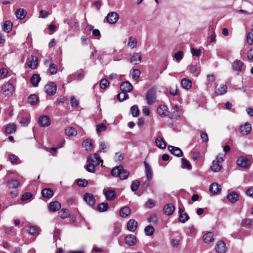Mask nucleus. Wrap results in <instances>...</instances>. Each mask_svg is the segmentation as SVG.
<instances>
[{"instance_id": "1", "label": "nucleus", "mask_w": 253, "mask_h": 253, "mask_svg": "<svg viewBox=\"0 0 253 253\" xmlns=\"http://www.w3.org/2000/svg\"><path fill=\"white\" fill-rule=\"evenodd\" d=\"M111 174L114 176L119 177L121 180H124L128 177L129 172L124 169L122 166H119L111 170Z\"/></svg>"}, {"instance_id": "2", "label": "nucleus", "mask_w": 253, "mask_h": 253, "mask_svg": "<svg viewBox=\"0 0 253 253\" xmlns=\"http://www.w3.org/2000/svg\"><path fill=\"white\" fill-rule=\"evenodd\" d=\"M224 160V156L223 155H218L212 162V165L211 166V170L213 172L220 171L222 169L221 163Z\"/></svg>"}, {"instance_id": "3", "label": "nucleus", "mask_w": 253, "mask_h": 253, "mask_svg": "<svg viewBox=\"0 0 253 253\" xmlns=\"http://www.w3.org/2000/svg\"><path fill=\"white\" fill-rule=\"evenodd\" d=\"M15 90L14 85L10 83H6L4 84L1 87V92L5 96L12 95Z\"/></svg>"}, {"instance_id": "4", "label": "nucleus", "mask_w": 253, "mask_h": 253, "mask_svg": "<svg viewBox=\"0 0 253 253\" xmlns=\"http://www.w3.org/2000/svg\"><path fill=\"white\" fill-rule=\"evenodd\" d=\"M156 98V90L154 87H152L147 92L146 95L147 103L149 105L153 104Z\"/></svg>"}, {"instance_id": "5", "label": "nucleus", "mask_w": 253, "mask_h": 253, "mask_svg": "<svg viewBox=\"0 0 253 253\" xmlns=\"http://www.w3.org/2000/svg\"><path fill=\"white\" fill-rule=\"evenodd\" d=\"M44 90L48 95H53L56 93L57 86L54 83L50 82L45 85Z\"/></svg>"}, {"instance_id": "6", "label": "nucleus", "mask_w": 253, "mask_h": 253, "mask_svg": "<svg viewBox=\"0 0 253 253\" xmlns=\"http://www.w3.org/2000/svg\"><path fill=\"white\" fill-rule=\"evenodd\" d=\"M87 162L91 163L97 166L99 165L100 163H103V161L100 159V156L97 154H94L90 155L87 159Z\"/></svg>"}, {"instance_id": "7", "label": "nucleus", "mask_w": 253, "mask_h": 253, "mask_svg": "<svg viewBox=\"0 0 253 253\" xmlns=\"http://www.w3.org/2000/svg\"><path fill=\"white\" fill-rule=\"evenodd\" d=\"M119 15L115 12H111L108 13L106 16L107 21L111 24L116 23L119 19Z\"/></svg>"}, {"instance_id": "8", "label": "nucleus", "mask_w": 253, "mask_h": 253, "mask_svg": "<svg viewBox=\"0 0 253 253\" xmlns=\"http://www.w3.org/2000/svg\"><path fill=\"white\" fill-rule=\"evenodd\" d=\"M38 123L42 127L48 126L50 124V119L48 116L42 115L39 118Z\"/></svg>"}, {"instance_id": "9", "label": "nucleus", "mask_w": 253, "mask_h": 253, "mask_svg": "<svg viewBox=\"0 0 253 253\" xmlns=\"http://www.w3.org/2000/svg\"><path fill=\"white\" fill-rule=\"evenodd\" d=\"M168 149L172 155L176 157H180L183 156V152L179 147L169 145L168 147Z\"/></svg>"}, {"instance_id": "10", "label": "nucleus", "mask_w": 253, "mask_h": 253, "mask_svg": "<svg viewBox=\"0 0 253 253\" xmlns=\"http://www.w3.org/2000/svg\"><path fill=\"white\" fill-rule=\"evenodd\" d=\"M103 193L106 199L108 201H112L116 197V193L114 190L104 189Z\"/></svg>"}, {"instance_id": "11", "label": "nucleus", "mask_w": 253, "mask_h": 253, "mask_svg": "<svg viewBox=\"0 0 253 253\" xmlns=\"http://www.w3.org/2000/svg\"><path fill=\"white\" fill-rule=\"evenodd\" d=\"M227 91V86L224 84H220L219 86L215 87V93L217 95H222L225 94Z\"/></svg>"}, {"instance_id": "12", "label": "nucleus", "mask_w": 253, "mask_h": 253, "mask_svg": "<svg viewBox=\"0 0 253 253\" xmlns=\"http://www.w3.org/2000/svg\"><path fill=\"white\" fill-rule=\"evenodd\" d=\"M125 243L129 246H132L136 243V236L133 234L127 235L125 238Z\"/></svg>"}, {"instance_id": "13", "label": "nucleus", "mask_w": 253, "mask_h": 253, "mask_svg": "<svg viewBox=\"0 0 253 253\" xmlns=\"http://www.w3.org/2000/svg\"><path fill=\"white\" fill-rule=\"evenodd\" d=\"M84 200L88 205L90 206L94 205L96 201L94 196L88 193H86L84 194Z\"/></svg>"}, {"instance_id": "14", "label": "nucleus", "mask_w": 253, "mask_h": 253, "mask_svg": "<svg viewBox=\"0 0 253 253\" xmlns=\"http://www.w3.org/2000/svg\"><path fill=\"white\" fill-rule=\"evenodd\" d=\"M120 88L122 91L127 93V92L132 91L133 86L131 84H130L129 82L126 81L122 83L121 84Z\"/></svg>"}, {"instance_id": "15", "label": "nucleus", "mask_w": 253, "mask_h": 253, "mask_svg": "<svg viewBox=\"0 0 253 253\" xmlns=\"http://www.w3.org/2000/svg\"><path fill=\"white\" fill-rule=\"evenodd\" d=\"M237 164L243 168H247L249 165V161L245 157H240L237 160Z\"/></svg>"}, {"instance_id": "16", "label": "nucleus", "mask_w": 253, "mask_h": 253, "mask_svg": "<svg viewBox=\"0 0 253 253\" xmlns=\"http://www.w3.org/2000/svg\"><path fill=\"white\" fill-rule=\"evenodd\" d=\"M226 249V245L223 241L218 242L215 247V249L217 253H225Z\"/></svg>"}, {"instance_id": "17", "label": "nucleus", "mask_w": 253, "mask_h": 253, "mask_svg": "<svg viewBox=\"0 0 253 253\" xmlns=\"http://www.w3.org/2000/svg\"><path fill=\"white\" fill-rule=\"evenodd\" d=\"M251 129V125L249 123H245L244 125L241 126L240 128V132L243 135H247L249 134Z\"/></svg>"}, {"instance_id": "18", "label": "nucleus", "mask_w": 253, "mask_h": 253, "mask_svg": "<svg viewBox=\"0 0 253 253\" xmlns=\"http://www.w3.org/2000/svg\"><path fill=\"white\" fill-rule=\"evenodd\" d=\"M175 210L174 206L171 203L165 205L163 208V213L167 215H171Z\"/></svg>"}, {"instance_id": "19", "label": "nucleus", "mask_w": 253, "mask_h": 253, "mask_svg": "<svg viewBox=\"0 0 253 253\" xmlns=\"http://www.w3.org/2000/svg\"><path fill=\"white\" fill-rule=\"evenodd\" d=\"M7 186L9 189H16L20 185V181L16 178H11L6 182Z\"/></svg>"}, {"instance_id": "20", "label": "nucleus", "mask_w": 253, "mask_h": 253, "mask_svg": "<svg viewBox=\"0 0 253 253\" xmlns=\"http://www.w3.org/2000/svg\"><path fill=\"white\" fill-rule=\"evenodd\" d=\"M28 67L32 69H35L38 65V58L34 56H31L27 61Z\"/></svg>"}, {"instance_id": "21", "label": "nucleus", "mask_w": 253, "mask_h": 253, "mask_svg": "<svg viewBox=\"0 0 253 253\" xmlns=\"http://www.w3.org/2000/svg\"><path fill=\"white\" fill-rule=\"evenodd\" d=\"M137 227V222L133 219H130L127 223V229L130 232H134Z\"/></svg>"}, {"instance_id": "22", "label": "nucleus", "mask_w": 253, "mask_h": 253, "mask_svg": "<svg viewBox=\"0 0 253 253\" xmlns=\"http://www.w3.org/2000/svg\"><path fill=\"white\" fill-rule=\"evenodd\" d=\"M210 191L214 194H217L221 192V186L216 183H212L209 187Z\"/></svg>"}, {"instance_id": "23", "label": "nucleus", "mask_w": 253, "mask_h": 253, "mask_svg": "<svg viewBox=\"0 0 253 253\" xmlns=\"http://www.w3.org/2000/svg\"><path fill=\"white\" fill-rule=\"evenodd\" d=\"M145 173L148 181H150L153 177V171L150 166L146 162H144Z\"/></svg>"}, {"instance_id": "24", "label": "nucleus", "mask_w": 253, "mask_h": 253, "mask_svg": "<svg viewBox=\"0 0 253 253\" xmlns=\"http://www.w3.org/2000/svg\"><path fill=\"white\" fill-rule=\"evenodd\" d=\"M131 209L127 206L122 207L120 211V215L122 217H126L131 213Z\"/></svg>"}, {"instance_id": "25", "label": "nucleus", "mask_w": 253, "mask_h": 253, "mask_svg": "<svg viewBox=\"0 0 253 253\" xmlns=\"http://www.w3.org/2000/svg\"><path fill=\"white\" fill-rule=\"evenodd\" d=\"M155 143L157 146L160 149H165L167 147L166 142L163 138L160 136L156 138Z\"/></svg>"}, {"instance_id": "26", "label": "nucleus", "mask_w": 253, "mask_h": 253, "mask_svg": "<svg viewBox=\"0 0 253 253\" xmlns=\"http://www.w3.org/2000/svg\"><path fill=\"white\" fill-rule=\"evenodd\" d=\"M61 208V204L57 201L51 202L49 206L50 211L55 212L58 211Z\"/></svg>"}, {"instance_id": "27", "label": "nucleus", "mask_w": 253, "mask_h": 253, "mask_svg": "<svg viewBox=\"0 0 253 253\" xmlns=\"http://www.w3.org/2000/svg\"><path fill=\"white\" fill-rule=\"evenodd\" d=\"M42 195L44 198L50 199L53 195V191L50 188H44L42 191Z\"/></svg>"}, {"instance_id": "28", "label": "nucleus", "mask_w": 253, "mask_h": 253, "mask_svg": "<svg viewBox=\"0 0 253 253\" xmlns=\"http://www.w3.org/2000/svg\"><path fill=\"white\" fill-rule=\"evenodd\" d=\"M157 112L162 117H165L168 113V108L166 105H160L157 108Z\"/></svg>"}, {"instance_id": "29", "label": "nucleus", "mask_w": 253, "mask_h": 253, "mask_svg": "<svg viewBox=\"0 0 253 253\" xmlns=\"http://www.w3.org/2000/svg\"><path fill=\"white\" fill-rule=\"evenodd\" d=\"M141 61V56L139 53H134L130 59V62L135 65L140 63Z\"/></svg>"}, {"instance_id": "30", "label": "nucleus", "mask_w": 253, "mask_h": 253, "mask_svg": "<svg viewBox=\"0 0 253 253\" xmlns=\"http://www.w3.org/2000/svg\"><path fill=\"white\" fill-rule=\"evenodd\" d=\"M213 240V234L211 232H209L203 236V241L206 244L212 242Z\"/></svg>"}, {"instance_id": "31", "label": "nucleus", "mask_w": 253, "mask_h": 253, "mask_svg": "<svg viewBox=\"0 0 253 253\" xmlns=\"http://www.w3.org/2000/svg\"><path fill=\"white\" fill-rule=\"evenodd\" d=\"M228 200L232 203H234L238 200L239 195L235 192H232L227 196Z\"/></svg>"}, {"instance_id": "32", "label": "nucleus", "mask_w": 253, "mask_h": 253, "mask_svg": "<svg viewBox=\"0 0 253 253\" xmlns=\"http://www.w3.org/2000/svg\"><path fill=\"white\" fill-rule=\"evenodd\" d=\"M243 63L240 60L235 61L232 64V68L234 70L241 72L242 70Z\"/></svg>"}, {"instance_id": "33", "label": "nucleus", "mask_w": 253, "mask_h": 253, "mask_svg": "<svg viewBox=\"0 0 253 253\" xmlns=\"http://www.w3.org/2000/svg\"><path fill=\"white\" fill-rule=\"evenodd\" d=\"M26 14V10L23 8H19L15 12L16 17L19 19H23Z\"/></svg>"}, {"instance_id": "34", "label": "nucleus", "mask_w": 253, "mask_h": 253, "mask_svg": "<svg viewBox=\"0 0 253 253\" xmlns=\"http://www.w3.org/2000/svg\"><path fill=\"white\" fill-rule=\"evenodd\" d=\"M181 84L183 88L186 89H190L192 86L191 81L187 78L183 79L181 80Z\"/></svg>"}, {"instance_id": "35", "label": "nucleus", "mask_w": 253, "mask_h": 253, "mask_svg": "<svg viewBox=\"0 0 253 253\" xmlns=\"http://www.w3.org/2000/svg\"><path fill=\"white\" fill-rule=\"evenodd\" d=\"M16 130V126L13 123H9L5 128V132L7 133L10 134L15 132Z\"/></svg>"}, {"instance_id": "36", "label": "nucleus", "mask_w": 253, "mask_h": 253, "mask_svg": "<svg viewBox=\"0 0 253 253\" xmlns=\"http://www.w3.org/2000/svg\"><path fill=\"white\" fill-rule=\"evenodd\" d=\"M12 28V24L10 21H6L2 25V30L6 32L9 33Z\"/></svg>"}, {"instance_id": "37", "label": "nucleus", "mask_w": 253, "mask_h": 253, "mask_svg": "<svg viewBox=\"0 0 253 253\" xmlns=\"http://www.w3.org/2000/svg\"><path fill=\"white\" fill-rule=\"evenodd\" d=\"M83 148L86 150H91L93 148V144L90 140L86 139L84 140L82 144Z\"/></svg>"}, {"instance_id": "38", "label": "nucleus", "mask_w": 253, "mask_h": 253, "mask_svg": "<svg viewBox=\"0 0 253 253\" xmlns=\"http://www.w3.org/2000/svg\"><path fill=\"white\" fill-rule=\"evenodd\" d=\"M137 44V40L135 38L132 37H129L128 38V42L127 43V45L130 47L131 49H133L136 47Z\"/></svg>"}, {"instance_id": "39", "label": "nucleus", "mask_w": 253, "mask_h": 253, "mask_svg": "<svg viewBox=\"0 0 253 253\" xmlns=\"http://www.w3.org/2000/svg\"><path fill=\"white\" fill-rule=\"evenodd\" d=\"M144 231L146 236H150L154 234L155 228L153 226L148 225L144 228Z\"/></svg>"}, {"instance_id": "40", "label": "nucleus", "mask_w": 253, "mask_h": 253, "mask_svg": "<svg viewBox=\"0 0 253 253\" xmlns=\"http://www.w3.org/2000/svg\"><path fill=\"white\" fill-rule=\"evenodd\" d=\"M99 151L100 152H106L109 148V145L105 142H100L99 145Z\"/></svg>"}, {"instance_id": "41", "label": "nucleus", "mask_w": 253, "mask_h": 253, "mask_svg": "<svg viewBox=\"0 0 253 253\" xmlns=\"http://www.w3.org/2000/svg\"><path fill=\"white\" fill-rule=\"evenodd\" d=\"M65 133L68 136H75L77 134V132L74 127H70L65 129Z\"/></svg>"}, {"instance_id": "42", "label": "nucleus", "mask_w": 253, "mask_h": 253, "mask_svg": "<svg viewBox=\"0 0 253 253\" xmlns=\"http://www.w3.org/2000/svg\"><path fill=\"white\" fill-rule=\"evenodd\" d=\"M41 80L40 77L37 74L33 75L31 78V82L34 86H37Z\"/></svg>"}, {"instance_id": "43", "label": "nucleus", "mask_w": 253, "mask_h": 253, "mask_svg": "<svg viewBox=\"0 0 253 253\" xmlns=\"http://www.w3.org/2000/svg\"><path fill=\"white\" fill-rule=\"evenodd\" d=\"M38 100V97L36 94H31L28 98V102L32 105H35Z\"/></svg>"}, {"instance_id": "44", "label": "nucleus", "mask_w": 253, "mask_h": 253, "mask_svg": "<svg viewBox=\"0 0 253 253\" xmlns=\"http://www.w3.org/2000/svg\"><path fill=\"white\" fill-rule=\"evenodd\" d=\"M182 168L183 169H192V166L188 160L186 159H182L181 160Z\"/></svg>"}, {"instance_id": "45", "label": "nucleus", "mask_w": 253, "mask_h": 253, "mask_svg": "<svg viewBox=\"0 0 253 253\" xmlns=\"http://www.w3.org/2000/svg\"><path fill=\"white\" fill-rule=\"evenodd\" d=\"M58 214L60 217L62 218H65L68 217L70 214L69 211L65 209H61L59 212Z\"/></svg>"}, {"instance_id": "46", "label": "nucleus", "mask_w": 253, "mask_h": 253, "mask_svg": "<svg viewBox=\"0 0 253 253\" xmlns=\"http://www.w3.org/2000/svg\"><path fill=\"white\" fill-rule=\"evenodd\" d=\"M108 208V205L106 203H101L98 204L97 206V209L98 211L100 212H104L107 210Z\"/></svg>"}, {"instance_id": "47", "label": "nucleus", "mask_w": 253, "mask_h": 253, "mask_svg": "<svg viewBox=\"0 0 253 253\" xmlns=\"http://www.w3.org/2000/svg\"><path fill=\"white\" fill-rule=\"evenodd\" d=\"M140 185V182L138 180H133L131 184V189L133 192L136 191Z\"/></svg>"}, {"instance_id": "48", "label": "nucleus", "mask_w": 253, "mask_h": 253, "mask_svg": "<svg viewBox=\"0 0 253 253\" xmlns=\"http://www.w3.org/2000/svg\"><path fill=\"white\" fill-rule=\"evenodd\" d=\"M130 111L133 117H137L139 113L138 107L136 105H133L130 108Z\"/></svg>"}, {"instance_id": "49", "label": "nucleus", "mask_w": 253, "mask_h": 253, "mask_svg": "<svg viewBox=\"0 0 253 253\" xmlns=\"http://www.w3.org/2000/svg\"><path fill=\"white\" fill-rule=\"evenodd\" d=\"M189 217L187 213L179 214L178 219L180 222L185 223L188 220Z\"/></svg>"}, {"instance_id": "50", "label": "nucleus", "mask_w": 253, "mask_h": 253, "mask_svg": "<svg viewBox=\"0 0 253 253\" xmlns=\"http://www.w3.org/2000/svg\"><path fill=\"white\" fill-rule=\"evenodd\" d=\"M117 97H118V99L120 101H123L127 98L128 94L125 92L122 91V92H120L118 94Z\"/></svg>"}, {"instance_id": "51", "label": "nucleus", "mask_w": 253, "mask_h": 253, "mask_svg": "<svg viewBox=\"0 0 253 253\" xmlns=\"http://www.w3.org/2000/svg\"><path fill=\"white\" fill-rule=\"evenodd\" d=\"M48 70L51 75L55 74L57 72V66L53 63L50 64Z\"/></svg>"}, {"instance_id": "52", "label": "nucleus", "mask_w": 253, "mask_h": 253, "mask_svg": "<svg viewBox=\"0 0 253 253\" xmlns=\"http://www.w3.org/2000/svg\"><path fill=\"white\" fill-rule=\"evenodd\" d=\"M39 230V228L37 227V226H32L30 227L29 230H28V232L31 235H34L38 233Z\"/></svg>"}, {"instance_id": "53", "label": "nucleus", "mask_w": 253, "mask_h": 253, "mask_svg": "<svg viewBox=\"0 0 253 253\" xmlns=\"http://www.w3.org/2000/svg\"><path fill=\"white\" fill-rule=\"evenodd\" d=\"M30 121V120L29 117H26L22 118L20 122V123L22 126H26L29 125Z\"/></svg>"}, {"instance_id": "54", "label": "nucleus", "mask_w": 253, "mask_h": 253, "mask_svg": "<svg viewBox=\"0 0 253 253\" xmlns=\"http://www.w3.org/2000/svg\"><path fill=\"white\" fill-rule=\"evenodd\" d=\"M106 129V126L103 123L99 124L96 126V131L98 133L105 131Z\"/></svg>"}, {"instance_id": "55", "label": "nucleus", "mask_w": 253, "mask_h": 253, "mask_svg": "<svg viewBox=\"0 0 253 253\" xmlns=\"http://www.w3.org/2000/svg\"><path fill=\"white\" fill-rule=\"evenodd\" d=\"M183 56V52L181 50L178 51L174 54V58L178 62L182 59Z\"/></svg>"}, {"instance_id": "56", "label": "nucleus", "mask_w": 253, "mask_h": 253, "mask_svg": "<svg viewBox=\"0 0 253 253\" xmlns=\"http://www.w3.org/2000/svg\"><path fill=\"white\" fill-rule=\"evenodd\" d=\"M95 167L93 164L87 162V165L86 166V170L89 172H94L95 171Z\"/></svg>"}, {"instance_id": "57", "label": "nucleus", "mask_w": 253, "mask_h": 253, "mask_svg": "<svg viewBox=\"0 0 253 253\" xmlns=\"http://www.w3.org/2000/svg\"><path fill=\"white\" fill-rule=\"evenodd\" d=\"M109 85V81L106 79H102L100 81V86L102 89L106 88Z\"/></svg>"}, {"instance_id": "58", "label": "nucleus", "mask_w": 253, "mask_h": 253, "mask_svg": "<svg viewBox=\"0 0 253 253\" xmlns=\"http://www.w3.org/2000/svg\"><path fill=\"white\" fill-rule=\"evenodd\" d=\"M242 224L244 226L250 227L253 225V221L249 218L245 219L242 221Z\"/></svg>"}, {"instance_id": "59", "label": "nucleus", "mask_w": 253, "mask_h": 253, "mask_svg": "<svg viewBox=\"0 0 253 253\" xmlns=\"http://www.w3.org/2000/svg\"><path fill=\"white\" fill-rule=\"evenodd\" d=\"M140 75V71L138 69H134L132 72V77L135 80L138 79Z\"/></svg>"}, {"instance_id": "60", "label": "nucleus", "mask_w": 253, "mask_h": 253, "mask_svg": "<svg viewBox=\"0 0 253 253\" xmlns=\"http://www.w3.org/2000/svg\"><path fill=\"white\" fill-rule=\"evenodd\" d=\"M247 42L250 45L253 43V33L252 32L248 33L247 36Z\"/></svg>"}, {"instance_id": "61", "label": "nucleus", "mask_w": 253, "mask_h": 253, "mask_svg": "<svg viewBox=\"0 0 253 253\" xmlns=\"http://www.w3.org/2000/svg\"><path fill=\"white\" fill-rule=\"evenodd\" d=\"M147 221L149 223H156L158 221L157 215L154 214L151 215L147 219Z\"/></svg>"}, {"instance_id": "62", "label": "nucleus", "mask_w": 253, "mask_h": 253, "mask_svg": "<svg viewBox=\"0 0 253 253\" xmlns=\"http://www.w3.org/2000/svg\"><path fill=\"white\" fill-rule=\"evenodd\" d=\"M8 159L12 164H16L18 161V157L15 155H8Z\"/></svg>"}, {"instance_id": "63", "label": "nucleus", "mask_w": 253, "mask_h": 253, "mask_svg": "<svg viewBox=\"0 0 253 253\" xmlns=\"http://www.w3.org/2000/svg\"><path fill=\"white\" fill-rule=\"evenodd\" d=\"M8 72L6 68H2L0 69V78L4 79L8 74Z\"/></svg>"}, {"instance_id": "64", "label": "nucleus", "mask_w": 253, "mask_h": 253, "mask_svg": "<svg viewBox=\"0 0 253 253\" xmlns=\"http://www.w3.org/2000/svg\"><path fill=\"white\" fill-rule=\"evenodd\" d=\"M169 93L172 95L175 96L177 94V88L176 86H170L169 88Z\"/></svg>"}]
</instances>
